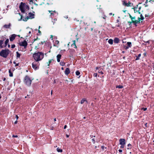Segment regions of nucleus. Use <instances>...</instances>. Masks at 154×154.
<instances>
[{
  "label": "nucleus",
  "instance_id": "35",
  "mask_svg": "<svg viewBox=\"0 0 154 154\" xmlns=\"http://www.w3.org/2000/svg\"><path fill=\"white\" fill-rule=\"evenodd\" d=\"M15 45H11V48H14V47H15Z\"/></svg>",
  "mask_w": 154,
  "mask_h": 154
},
{
  "label": "nucleus",
  "instance_id": "20",
  "mask_svg": "<svg viewBox=\"0 0 154 154\" xmlns=\"http://www.w3.org/2000/svg\"><path fill=\"white\" fill-rule=\"evenodd\" d=\"M59 41L58 40H56L54 42L55 44L54 45V46H57L58 47V44L59 43Z\"/></svg>",
  "mask_w": 154,
  "mask_h": 154
},
{
  "label": "nucleus",
  "instance_id": "42",
  "mask_svg": "<svg viewBox=\"0 0 154 154\" xmlns=\"http://www.w3.org/2000/svg\"><path fill=\"white\" fill-rule=\"evenodd\" d=\"M105 146H102L101 148L103 149H104Z\"/></svg>",
  "mask_w": 154,
  "mask_h": 154
},
{
  "label": "nucleus",
  "instance_id": "61",
  "mask_svg": "<svg viewBox=\"0 0 154 154\" xmlns=\"http://www.w3.org/2000/svg\"><path fill=\"white\" fill-rule=\"evenodd\" d=\"M8 47H10V45H9V44H8Z\"/></svg>",
  "mask_w": 154,
  "mask_h": 154
},
{
  "label": "nucleus",
  "instance_id": "60",
  "mask_svg": "<svg viewBox=\"0 0 154 154\" xmlns=\"http://www.w3.org/2000/svg\"><path fill=\"white\" fill-rule=\"evenodd\" d=\"M52 37H53V36H52V35H51V37H50V38H52Z\"/></svg>",
  "mask_w": 154,
  "mask_h": 154
},
{
  "label": "nucleus",
  "instance_id": "17",
  "mask_svg": "<svg viewBox=\"0 0 154 154\" xmlns=\"http://www.w3.org/2000/svg\"><path fill=\"white\" fill-rule=\"evenodd\" d=\"M141 8V7H140L138 8L139 10H137V8H135V11H136L135 13H136L137 14H140V9Z\"/></svg>",
  "mask_w": 154,
  "mask_h": 154
},
{
  "label": "nucleus",
  "instance_id": "8",
  "mask_svg": "<svg viewBox=\"0 0 154 154\" xmlns=\"http://www.w3.org/2000/svg\"><path fill=\"white\" fill-rule=\"evenodd\" d=\"M140 18L138 17V19L137 20H135V24L136 23H139L140 22V21L141 20H143L144 19V17L142 15V14H140Z\"/></svg>",
  "mask_w": 154,
  "mask_h": 154
},
{
  "label": "nucleus",
  "instance_id": "47",
  "mask_svg": "<svg viewBox=\"0 0 154 154\" xmlns=\"http://www.w3.org/2000/svg\"><path fill=\"white\" fill-rule=\"evenodd\" d=\"M17 120L14 123V124H17Z\"/></svg>",
  "mask_w": 154,
  "mask_h": 154
},
{
  "label": "nucleus",
  "instance_id": "63",
  "mask_svg": "<svg viewBox=\"0 0 154 154\" xmlns=\"http://www.w3.org/2000/svg\"><path fill=\"white\" fill-rule=\"evenodd\" d=\"M13 63H14V64H16V62H15V61L14 62H13Z\"/></svg>",
  "mask_w": 154,
  "mask_h": 154
},
{
  "label": "nucleus",
  "instance_id": "55",
  "mask_svg": "<svg viewBox=\"0 0 154 154\" xmlns=\"http://www.w3.org/2000/svg\"><path fill=\"white\" fill-rule=\"evenodd\" d=\"M66 137H69V135H68L67 134H66Z\"/></svg>",
  "mask_w": 154,
  "mask_h": 154
},
{
  "label": "nucleus",
  "instance_id": "41",
  "mask_svg": "<svg viewBox=\"0 0 154 154\" xmlns=\"http://www.w3.org/2000/svg\"><path fill=\"white\" fill-rule=\"evenodd\" d=\"M16 118L17 119V120L18 119V118H19L18 116H17V115H16Z\"/></svg>",
  "mask_w": 154,
  "mask_h": 154
},
{
  "label": "nucleus",
  "instance_id": "21",
  "mask_svg": "<svg viewBox=\"0 0 154 154\" xmlns=\"http://www.w3.org/2000/svg\"><path fill=\"white\" fill-rule=\"evenodd\" d=\"M9 42L8 39H7L5 42V47H6Z\"/></svg>",
  "mask_w": 154,
  "mask_h": 154
},
{
  "label": "nucleus",
  "instance_id": "27",
  "mask_svg": "<svg viewBox=\"0 0 154 154\" xmlns=\"http://www.w3.org/2000/svg\"><path fill=\"white\" fill-rule=\"evenodd\" d=\"M57 151L58 152H62V149H60L59 147L57 148Z\"/></svg>",
  "mask_w": 154,
  "mask_h": 154
},
{
  "label": "nucleus",
  "instance_id": "53",
  "mask_svg": "<svg viewBox=\"0 0 154 154\" xmlns=\"http://www.w3.org/2000/svg\"><path fill=\"white\" fill-rule=\"evenodd\" d=\"M18 63L16 64H15V66H18Z\"/></svg>",
  "mask_w": 154,
  "mask_h": 154
},
{
  "label": "nucleus",
  "instance_id": "4",
  "mask_svg": "<svg viewBox=\"0 0 154 154\" xmlns=\"http://www.w3.org/2000/svg\"><path fill=\"white\" fill-rule=\"evenodd\" d=\"M28 8V6L27 5L22 2L21 3L20 5V10L21 12L23 13H24L25 10Z\"/></svg>",
  "mask_w": 154,
  "mask_h": 154
},
{
  "label": "nucleus",
  "instance_id": "49",
  "mask_svg": "<svg viewBox=\"0 0 154 154\" xmlns=\"http://www.w3.org/2000/svg\"><path fill=\"white\" fill-rule=\"evenodd\" d=\"M106 16H104L103 17V18L104 19H105L106 18Z\"/></svg>",
  "mask_w": 154,
  "mask_h": 154
},
{
  "label": "nucleus",
  "instance_id": "18",
  "mask_svg": "<svg viewBox=\"0 0 154 154\" xmlns=\"http://www.w3.org/2000/svg\"><path fill=\"white\" fill-rule=\"evenodd\" d=\"M11 25L10 23H9L8 25L5 24L4 25L3 27L6 28H10Z\"/></svg>",
  "mask_w": 154,
  "mask_h": 154
},
{
  "label": "nucleus",
  "instance_id": "19",
  "mask_svg": "<svg viewBox=\"0 0 154 154\" xmlns=\"http://www.w3.org/2000/svg\"><path fill=\"white\" fill-rule=\"evenodd\" d=\"M119 39L117 38H115L114 40V42L116 43H118L119 42Z\"/></svg>",
  "mask_w": 154,
  "mask_h": 154
},
{
  "label": "nucleus",
  "instance_id": "57",
  "mask_svg": "<svg viewBox=\"0 0 154 154\" xmlns=\"http://www.w3.org/2000/svg\"><path fill=\"white\" fill-rule=\"evenodd\" d=\"M90 137L91 138H92L93 137V135H90Z\"/></svg>",
  "mask_w": 154,
  "mask_h": 154
},
{
  "label": "nucleus",
  "instance_id": "9",
  "mask_svg": "<svg viewBox=\"0 0 154 154\" xmlns=\"http://www.w3.org/2000/svg\"><path fill=\"white\" fill-rule=\"evenodd\" d=\"M119 144L121 145H125V140L124 139H120L119 140Z\"/></svg>",
  "mask_w": 154,
  "mask_h": 154
},
{
  "label": "nucleus",
  "instance_id": "46",
  "mask_svg": "<svg viewBox=\"0 0 154 154\" xmlns=\"http://www.w3.org/2000/svg\"><path fill=\"white\" fill-rule=\"evenodd\" d=\"M119 152H122V150L121 149H119Z\"/></svg>",
  "mask_w": 154,
  "mask_h": 154
},
{
  "label": "nucleus",
  "instance_id": "39",
  "mask_svg": "<svg viewBox=\"0 0 154 154\" xmlns=\"http://www.w3.org/2000/svg\"><path fill=\"white\" fill-rule=\"evenodd\" d=\"M121 145V146L120 147V148H124L125 145Z\"/></svg>",
  "mask_w": 154,
  "mask_h": 154
},
{
  "label": "nucleus",
  "instance_id": "26",
  "mask_svg": "<svg viewBox=\"0 0 154 154\" xmlns=\"http://www.w3.org/2000/svg\"><path fill=\"white\" fill-rule=\"evenodd\" d=\"M123 87V86L122 85H117L116 87V88H122Z\"/></svg>",
  "mask_w": 154,
  "mask_h": 154
},
{
  "label": "nucleus",
  "instance_id": "59",
  "mask_svg": "<svg viewBox=\"0 0 154 154\" xmlns=\"http://www.w3.org/2000/svg\"><path fill=\"white\" fill-rule=\"evenodd\" d=\"M128 146H131V144H128Z\"/></svg>",
  "mask_w": 154,
  "mask_h": 154
},
{
  "label": "nucleus",
  "instance_id": "30",
  "mask_svg": "<svg viewBox=\"0 0 154 154\" xmlns=\"http://www.w3.org/2000/svg\"><path fill=\"white\" fill-rule=\"evenodd\" d=\"M85 101V99H82L81 101V104H83Z\"/></svg>",
  "mask_w": 154,
  "mask_h": 154
},
{
  "label": "nucleus",
  "instance_id": "16",
  "mask_svg": "<svg viewBox=\"0 0 154 154\" xmlns=\"http://www.w3.org/2000/svg\"><path fill=\"white\" fill-rule=\"evenodd\" d=\"M54 60L53 59L50 60H49L48 62L47 63L48 64V66H49L50 64H51V63H54Z\"/></svg>",
  "mask_w": 154,
  "mask_h": 154
},
{
  "label": "nucleus",
  "instance_id": "51",
  "mask_svg": "<svg viewBox=\"0 0 154 154\" xmlns=\"http://www.w3.org/2000/svg\"><path fill=\"white\" fill-rule=\"evenodd\" d=\"M146 42V43H148L149 44V41H147Z\"/></svg>",
  "mask_w": 154,
  "mask_h": 154
},
{
  "label": "nucleus",
  "instance_id": "52",
  "mask_svg": "<svg viewBox=\"0 0 154 154\" xmlns=\"http://www.w3.org/2000/svg\"><path fill=\"white\" fill-rule=\"evenodd\" d=\"M129 48V47L128 46H127V47H126V48L125 49H128Z\"/></svg>",
  "mask_w": 154,
  "mask_h": 154
},
{
  "label": "nucleus",
  "instance_id": "28",
  "mask_svg": "<svg viewBox=\"0 0 154 154\" xmlns=\"http://www.w3.org/2000/svg\"><path fill=\"white\" fill-rule=\"evenodd\" d=\"M127 44L128 45V46L129 47H130L131 46V42H128Z\"/></svg>",
  "mask_w": 154,
  "mask_h": 154
},
{
  "label": "nucleus",
  "instance_id": "29",
  "mask_svg": "<svg viewBox=\"0 0 154 154\" xmlns=\"http://www.w3.org/2000/svg\"><path fill=\"white\" fill-rule=\"evenodd\" d=\"M60 64L61 66H64L65 65V63L63 62H61L60 63Z\"/></svg>",
  "mask_w": 154,
  "mask_h": 154
},
{
  "label": "nucleus",
  "instance_id": "48",
  "mask_svg": "<svg viewBox=\"0 0 154 154\" xmlns=\"http://www.w3.org/2000/svg\"><path fill=\"white\" fill-rule=\"evenodd\" d=\"M67 127V126L66 125H65L64 126V129H66Z\"/></svg>",
  "mask_w": 154,
  "mask_h": 154
},
{
  "label": "nucleus",
  "instance_id": "15",
  "mask_svg": "<svg viewBox=\"0 0 154 154\" xmlns=\"http://www.w3.org/2000/svg\"><path fill=\"white\" fill-rule=\"evenodd\" d=\"M73 43L72 44L71 46L72 47L74 46L73 48L77 49V47L76 46V44H75V40H73L72 41Z\"/></svg>",
  "mask_w": 154,
  "mask_h": 154
},
{
  "label": "nucleus",
  "instance_id": "32",
  "mask_svg": "<svg viewBox=\"0 0 154 154\" xmlns=\"http://www.w3.org/2000/svg\"><path fill=\"white\" fill-rule=\"evenodd\" d=\"M49 12L51 13V16L53 15L54 14H55L52 11H49Z\"/></svg>",
  "mask_w": 154,
  "mask_h": 154
},
{
  "label": "nucleus",
  "instance_id": "14",
  "mask_svg": "<svg viewBox=\"0 0 154 154\" xmlns=\"http://www.w3.org/2000/svg\"><path fill=\"white\" fill-rule=\"evenodd\" d=\"M70 70L69 68H66L65 71V74L68 75L70 73Z\"/></svg>",
  "mask_w": 154,
  "mask_h": 154
},
{
  "label": "nucleus",
  "instance_id": "25",
  "mask_svg": "<svg viewBox=\"0 0 154 154\" xmlns=\"http://www.w3.org/2000/svg\"><path fill=\"white\" fill-rule=\"evenodd\" d=\"M16 54H17V58H19L20 57V54L18 52H16Z\"/></svg>",
  "mask_w": 154,
  "mask_h": 154
},
{
  "label": "nucleus",
  "instance_id": "2",
  "mask_svg": "<svg viewBox=\"0 0 154 154\" xmlns=\"http://www.w3.org/2000/svg\"><path fill=\"white\" fill-rule=\"evenodd\" d=\"M9 52L10 51L8 49L2 50L0 52V56L4 58H6L9 54Z\"/></svg>",
  "mask_w": 154,
  "mask_h": 154
},
{
  "label": "nucleus",
  "instance_id": "56",
  "mask_svg": "<svg viewBox=\"0 0 154 154\" xmlns=\"http://www.w3.org/2000/svg\"><path fill=\"white\" fill-rule=\"evenodd\" d=\"M112 13H110L109 14V15H112Z\"/></svg>",
  "mask_w": 154,
  "mask_h": 154
},
{
  "label": "nucleus",
  "instance_id": "44",
  "mask_svg": "<svg viewBox=\"0 0 154 154\" xmlns=\"http://www.w3.org/2000/svg\"><path fill=\"white\" fill-rule=\"evenodd\" d=\"M145 17H149V15L148 14H145Z\"/></svg>",
  "mask_w": 154,
  "mask_h": 154
},
{
  "label": "nucleus",
  "instance_id": "50",
  "mask_svg": "<svg viewBox=\"0 0 154 154\" xmlns=\"http://www.w3.org/2000/svg\"><path fill=\"white\" fill-rule=\"evenodd\" d=\"M53 13H54V14H56V12L55 11H53Z\"/></svg>",
  "mask_w": 154,
  "mask_h": 154
},
{
  "label": "nucleus",
  "instance_id": "12",
  "mask_svg": "<svg viewBox=\"0 0 154 154\" xmlns=\"http://www.w3.org/2000/svg\"><path fill=\"white\" fill-rule=\"evenodd\" d=\"M16 35L15 34H13L11 35L10 37V40L11 41H13L15 38Z\"/></svg>",
  "mask_w": 154,
  "mask_h": 154
},
{
  "label": "nucleus",
  "instance_id": "33",
  "mask_svg": "<svg viewBox=\"0 0 154 154\" xmlns=\"http://www.w3.org/2000/svg\"><path fill=\"white\" fill-rule=\"evenodd\" d=\"M130 17L131 18V19H132L133 22V23H135V21L133 20L134 19V17L132 18V17H131V16L130 15Z\"/></svg>",
  "mask_w": 154,
  "mask_h": 154
},
{
  "label": "nucleus",
  "instance_id": "24",
  "mask_svg": "<svg viewBox=\"0 0 154 154\" xmlns=\"http://www.w3.org/2000/svg\"><path fill=\"white\" fill-rule=\"evenodd\" d=\"M113 41L112 39H109L108 41V43L111 45L112 44Z\"/></svg>",
  "mask_w": 154,
  "mask_h": 154
},
{
  "label": "nucleus",
  "instance_id": "23",
  "mask_svg": "<svg viewBox=\"0 0 154 154\" xmlns=\"http://www.w3.org/2000/svg\"><path fill=\"white\" fill-rule=\"evenodd\" d=\"M141 54H139L137 56H135V57H137V58H136L135 59V60H139V58L141 56Z\"/></svg>",
  "mask_w": 154,
  "mask_h": 154
},
{
  "label": "nucleus",
  "instance_id": "7",
  "mask_svg": "<svg viewBox=\"0 0 154 154\" xmlns=\"http://www.w3.org/2000/svg\"><path fill=\"white\" fill-rule=\"evenodd\" d=\"M34 18V14L30 12L29 13V16L27 17L26 20V21L27 20H28L29 19H32Z\"/></svg>",
  "mask_w": 154,
  "mask_h": 154
},
{
  "label": "nucleus",
  "instance_id": "11",
  "mask_svg": "<svg viewBox=\"0 0 154 154\" xmlns=\"http://www.w3.org/2000/svg\"><path fill=\"white\" fill-rule=\"evenodd\" d=\"M5 40V38L3 37L0 40V47L1 48H3V46L2 45L4 41Z\"/></svg>",
  "mask_w": 154,
  "mask_h": 154
},
{
  "label": "nucleus",
  "instance_id": "54",
  "mask_svg": "<svg viewBox=\"0 0 154 154\" xmlns=\"http://www.w3.org/2000/svg\"><path fill=\"white\" fill-rule=\"evenodd\" d=\"M6 80V78H4L3 79V81H5Z\"/></svg>",
  "mask_w": 154,
  "mask_h": 154
},
{
  "label": "nucleus",
  "instance_id": "62",
  "mask_svg": "<svg viewBox=\"0 0 154 154\" xmlns=\"http://www.w3.org/2000/svg\"><path fill=\"white\" fill-rule=\"evenodd\" d=\"M31 31H29V34H31Z\"/></svg>",
  "mask_w": 154,
  "mask_h": 154
},
{
  "label": "nucleus",
  "instance_id": "45",
  "mask_svg": "<svg viewBox=\"0 0 154 154\" xmlns=\"http://www.w3.org/2000/svg\"><path fill=\"white\" fill-rule=\"evenodd\" d=\"M21 17V18L20 20H21L22 19V18H23V17H22V16L21 15H20Z\"/></svg>",
  "mask_w": 154,
  "mask_h": 154
},
{
  "label": "nucleus",
  "instance_id": "31",
  "mask_svg": "<svg viewBox=\"0 0 154 154\" xmlns=\"http://www.w3.org/2000/svg\"><path fill=\"white\" fill-rule=\"evenodd\" d=\"M75 74L77 75H80V72L79 71H77L76 72Z\"/></svg>",
  "mask_w": 154,
  "mask_h": 154
},
{
  "label": "nucleus",
  "instance_id": "22",
  "mask_svg": "<svg viewBox=\"0 0 154 154\" xmlns=\"http://www.w3.org/2000/svg\"><path fill=\"white\" fill-rule=\"evenodd\" d=\"M9 76L10 77H12V76H13V73L11 72V69H10L9 70Z\"/></svg>",
  "mask_w": 154,
  "mask_h": 154
},
{
  "label": "nucleus",
  "instance_id": "40",
  "mask_svg": "<svg viewBox=\"0 0 154 154\" xmlns=\"http://www.w3.org/2000/svg\"><path fill=\"white\" fill-rule=\"evenodd\" d=\"M94 76L97 77V73H94Z\"/></svg>",
  "mask_w": 154,
  "mask_h": 154
},
{
  "label": "nucleus",
  "instance_id": "64",
  "mask_svg": "<svg viewBox=\"0 0 154 154\" xmlns=\"http://www.w3.org/2000/svg\"><path fill=\"white\" fill-rule=\"evenodd\" d=\"M54 20L55 21H56L57 20V19H54Z\"/></svg>",
  "mask_w": 154,
  "mask_h": 154
},
{
  "label": "nucleus",
  "instance_id": "1",
  "mask_svg": "<svg viewBox=\"0 0 154 154\" xmlns=\"http://www.w3.org/2000/svg\"><path fill=\"white\" fill-rule=\"evenodd\" d=\"M44 56V54L40 52L35 53L33 55V57L35 60L39 62L42 60Z\"/></svg>",
  "mask_w": 154,
  "mask_h": 154
},
{
  "label": "nucleus",
  "instance_id": "6",
  "mask_svg": "<svg viewBox=\"0 0 154 154\" xmlns=\"http://www.w3.org/2000/svg\"><path fill=\"white\" fill-rule=\"evenodd\" d=\"M39 65V62L35 60L32 63V67L35 70H36L38 69Z\"/></svg>",
  "mask_w": 154,
  "mask_h": 154
},
{
  "label": "nucleus",
  "instance_id": "13",
  "mask_svg": "<svg viewBox=\"0 0 154 154\" xmlns=\"http://www.w3.org/2000/svg\"><path fill=\"white\" fill-rule=\"evenodd\" d=\"M61 55L60 54H59L57 55V61L59 62L60 61V59L61 58Z\"/></svg>",
  "mask_w": 154,
  "mask_h": 154
},
{
  "label": "nucleus",
  "instance_id": "5",
  "mask_svg": "<svg viewBox=\"0 0 154 154\" xmlns=\"http://www.w3.org/2000/svg\"><path fill=\"white\" fill-rule=\"evenodd\" d=\"M19 45L20 46L24 47L22 49V51H25L27 45L26 41V40H24L23 42H20L19 43Z\"/></svg>",
  "mask_w": 154,
  "mask_h": 154
},
{
  "label": "nucleus",
  "instance_id": "3",
  "mask_svg": "<svg viewBox=\"0 0 154 154\" xmlns=\"http://www.w3.org/2000/svg\"><path fill=\"white\" fill-rule=\"evenodd\" d=\"M24 82L27 86H30L31 85L32 80L28 75H26L24 79Z\"/></svg>",
  "mask_w": 154,
  "mask_h": 154
},
{
  "label": "nucleus",
  "instance_id": "43",
  "mask_svg": "<svg viewBox=\"0 0 154 154\" xmlns=\"http://www.w3.org/2000/svg\"><path fill=\"white\" fill-rule=\"evenodd\" d=\"M11 69V71H13L14 70V68H12L11 69Z\"/></svg>",
  "mask_w": 154,
  "mask_h": 154
},
{
  "label": "nucleus",
  "instance_id": "36",
  "mask_svg": "<svg viewBox=\"0 0 154 154\" xmlns=\"http://www.w3.org/2000/svg\"><path fill=\"white\" fill-rule=\"evenodd\" d=\"M12 137H18V136L17 135H13L12 136Z\"/></svg>",
  "mask_w": 154,
  "mask_h": 154
},
{
  "label": "nucleus",
  "instance_id": "38",
  "mask_svg": "<svg viewBox=\"0 0 154 154\" xmlns=\"http://www.w3.org/2000/svg\"><path fill=\"white\" fill-rule=\"evenodd\" d=\"M92 140L94 143H95V140L94 139H92Z\"/></svg>",
  "mask_w": 154,
  "mask_h": 154
},
{
  "label": "nucleus",
  "instance_id": "10",
  "mask_svg": "<svg viewBox=\"0 0 154 154\" xmlns=\"http://www.w3.org/2000/svg\"><path fill=\"white\" fill-rule=\"evenodd\" d=\"M132 4L131 3L129 2L128 3H127L125 1H123V5L127 6H131L132 5Z\"/></svg>",
  "mask_w": 154,
  "mask_h": 154
},
{
  "label": "nucleus",
  "instance_id": "34",
  "mask_svg": "<svg viewBox=\"0 0 154 154\" xmlns=\"http://www.w3.org/2000/svg\"><path fill=\"white\" fill-rule=\"evenodd\" d=\"M141 109L143 110L144 111H145L146 110L147 108H141Z\"/></svg>",
  "mask_w": 154,
  "mask_h": 154
},
{
  "label": "nucleus",
  "instance_id": "37",
  "mask_svg": "<svg viewBox=\"0 0 154 154\" xmlns=\"http://www.w3.org/2000/svg\"><path fill=\"white\" fill-rule=\"evenodd\" d=\"M98 72L99 73H101L102 74H103V72L102 71H99Z\"/></svg>",
  "mask_w": 154,
  "mask_h": 154
},
{
  "label": "nucleus",
  "instance_id": "58",
  "mask_svg": "<svg viewBox=\"0 0 154 154\" xmlns=\"http://www.w3.org/2000/svg\"><path fill=\"white\" fill-rule=\"evenodd\" d=\"M54 121H56V118H54Z\"/></svg>",
  "mask_w": 154,
  "mask_h": 154
}]
</instances>
